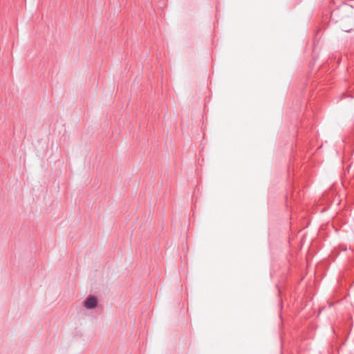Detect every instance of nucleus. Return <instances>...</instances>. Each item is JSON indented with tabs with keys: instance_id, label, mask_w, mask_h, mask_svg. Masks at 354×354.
I'll list each match as a JSON object with an SVG mask.
<instances>
[{
	"instance_id": "obj_1",
	"label": "nucleus",
	"mask_w": 354,
	"mask_h": 354,
	"mask_svg": "<svg viewBox=\"0 0 354 354\" xmlns=\"http://www.w3.org/2000/svg\"><path fill=\"white\" fill-rule=\"evenodd\" d=\"M98 306V300L97 297L90 295V314L91 310H94Z\"/></svg>"
},
{
	"instance_id": "obj_2",
	"label": "nucleus",
	"mask_w": 354,
	"mask_h": 354,
	"mask_svg": "<svg viewBox=\"0 0 354 354\" xmlns=\"http://www.w3.org/2000/svg\"><path fill=\"white\" fill-rule=\"evenodd\" d=\"M84 306L86 307V308H88V298H86L84 301Z\"/></svg>"
},
{
	"instance_id": "obj_3",
	"label": "nucleus",
	"mask_w": 354,
	"mask_h": 354,
	"mask_svg": "<svg viewBox=\"0 0 354 354\" xmlns=\"http://www.w3.org/2000/svg\"><path fill=\"white\" fill-rule=\"evenodd\" d=\"M102 311V307H100V313Z\"/></svg>"
}]
</instances>
